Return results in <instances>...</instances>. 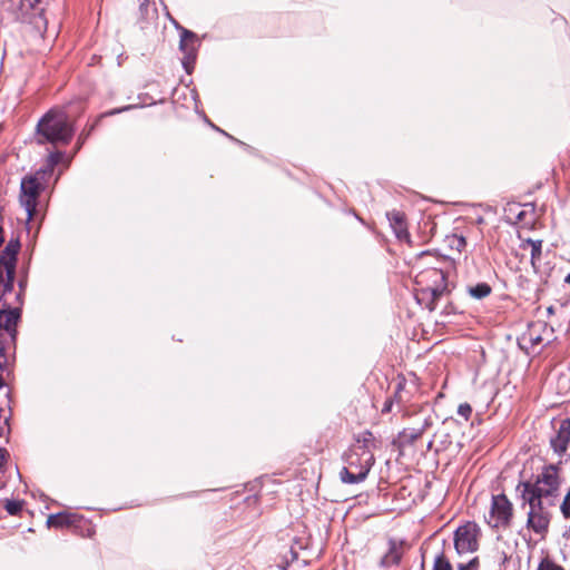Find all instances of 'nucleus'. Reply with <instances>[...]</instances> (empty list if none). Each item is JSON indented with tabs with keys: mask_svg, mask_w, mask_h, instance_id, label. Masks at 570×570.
<instances>
[{
	"mask_svg": "<svg viewBox=\"0 0 570 570\" xmlns=\"http://www.w3.org/2000/svg\"><path fill=\"white\" fill-rule=\"evenodd\" d=\"M20 250L18 239H11L0 255V293L12 289L17 255ZM18 314L14 311H0V370H8L10 366L6 346L14 342L17 334Z\"/></svg>",
	"mask_w": 570,
	"mask_h": 570,
	"instance_id": "nucleus-1",
	"label": "nucleus"
},
{
	"mask_svg": "<svg viewBox=\"0 0 570 570\" xmlns=\"http://www.w3.org/2000/svg\"><path fill=\"white\" fill-rule=\"evenodd\" d=\"M373 448L372 433L364 432L356 439L344 454L345 466L340 472L342 482L354 484L365 480L374 464Z\"/></svg>",
	"mask_w": 570,
	"mask_h": 570,
	"instance_id": "nucleus-2",
	"label": "nucleus"
},
{
	"mask_svg": "<svg viewBox=\"0 0 570 570\" xmlns=\"http://www.w3.org/2000/svg\"><path fill=\"white\" fill-rule=\"evenodd\" d=\"M37 134L40 144L66 145L73 136V128L65 111L51 109L39 120Z\"/></svg>",
	"mask_w": 570,
	"mask_h": 570,
	"instance_id": "nucleus-3",
	"label": "nucleus"
},
{
	"mask_svg": "<svg viewBox=\"0 0 570 570\" xmlns=\"http://www.w3.org/2000/svg\"><path fill=\"white\" fill-rule=\"evenodd\" d=\"M415 283L419 286L417 299L430 298L426 307L430 311L435 308V302L446 292V276L440 268H428L415 276Z\"/></svg>",
	"mask_w": 570,
	"mask_h": 570,
	"instance_id": "nucleus-4",
	"label": "nucleus"
},
{
	"mask_svg": "<svg viewBox=\"0 0 570 570\" xmlns=\"http://www.w3.org/2000/svg\"><path fill=\"white\" fill-rule=\"evenodd\" d=\"M522 487L523 499L535 498L547 502L548 505H552L559 489L558 468L556 465L546 466L534 484L527 482Z\"/></svg>",
	"mask_w": 570,
	"mask_h": 570,
	"instance_id": "nucleus-5",
	"label": "nucleus"
},
{
	"mask_svg": "<svg viewBox=\"0 0 570 570\" xmlns=\"http://www.w3.org/2000/svg\"><path fill=\"white\" fill-rule=\"evenodd\" d=\"M481 530L475 522L460 525L454 533V547L458 553H472L479 548Z\"/></svg>",
	"mask_w": 570,
	"mask_h": 570,
	"instance_id": "nucleus-6",
	"label": "nucleus"
},
{
	"mask_svg": "<svg viewBox=\"0 0 570 570\" xmlns=\"http://www.w3.org/2000/svg\"><path fill=\"white\" fill-rule=\"evenodd\" d=\"M513 517L512 503L504 494L492 497L488 524L492 528H508Z\"/></svg>",
	"mask_w": 570,
	"mask_h": 570,
	"instance_id": "nucleus-7",
	"label": "nucleus"
},
{
	"mask_svg": "<svg viewBox=\"0 0 570 570\" xmlns=\"http://www.w3.org/2000/svg\"><path fill=\"white\" fill-rule=\"evenodd\" d=\"M529 503L527 525L538 534L547 532L550 523V513L547 502L539 499H523Z\"/></svg>",
	"mask_w": 570,
	"mask_h": 570,
	"instance_id": "nucleus-8",
	"label": "nucleus"
},
{
	"mask_svg": "<svg viewBox=\"0 0 570 570\" xmlns=\"http://www.w3.org/2000/svg\"><path fill=\"white\" fill-rule=\"evenodd\" d=\"M41 184L37 177H27L21 181L20 203L26 210L27 220H31L38 204Z\"/></svg>",
	"mask_w": 570,
	"mask_h": 570,
	"instance_id": "nucleus-9",
	"label": "nucleus"
},
{
	"mask_svg": "<svg viewBox=\"0 0 570 570\" xmlns=\"http://www.w3.org/2000/svg\"><path fill=\"white\" fill-rule=\"evenodd\" d=\"M547 331L548 330L544 323L537 322L530 324L528 330L520 337V345L524 348L534 350L543 342L542 334Z\"/></svg>",
	"mask_w": 570,
	"mask_h": 570,
	"instance_id": "nucleus-10",
	"label": "nucleus"
},
{
	"mask_svg": "<svg viewBox=\"0 0 570 570\" xmlns=\"http://www.w3.org/2000/svg\"><path fill=\"white\" fill-rule=\"evenodd\" d=\"M570 442V419H562L559 421L557 433L551 438L550 444L553 451L558 454H563Z\"/></svg>",
	"mask_w": 570,
	"mask_h": 570,
	"instance_id": "nucleus-11",
	"label": "nucleus"
},
{
	"mask_svg": "<svg viewBox=\"0 0 570 570\" xmlns=\"http://www.w3.org/2000/svg\"><path fill=\"white\" fill-rule=\"evenodd\" d=\"M40 0H22L21 1V10L28 13L29 10H33L35 12L31 14L29 20L30 23L36 24V27L40 30L46 26V21L42 17V9L37 8Z\"/></svg>",
	"mask_w": 570,
	"mask_h": 570,
	"instance_id": "nucleus-12",
	"label": "nucleus"
},
{
	"mask_svg": "<svg viewBox=\"0 0 570 570\" xmlns=\"http://www.w3.org/2000/svg\"><path fill=\"white\" fill-rule=\"evenodd\" d=\"M521 248L524 250L528 248L530 249L531 265H532L533 269L537 272L538 271V262L540 261L541 254H542V240L527 239L521 244Z\"/></svg>",
	"mask_w": 570,
	"mask_h": 570,
	"instance_id": "nucleus-13",
	"label": "nucleus"
},
{
	"mask_svg": "<svg viewBox=\"0 0 570 570\" xmlns=\"http://www.w3.org/2000/svg\"><path fill=\"white\" fill-rule=\"evenodd\" d=\"M402 548L396 542H390L389 551L384 554L381 560L383 567H391L397 564L402 558Z\"/></svg>",
	"mask_w": 570,
	"mask_h": 570,
	"instance_id": "nucleus-14",
	"label": "nucleus"
},
{
	"mask_svg": "<svg viewBox=\"0 0 570 570\" xmlns=\"http://www.w3.org/2000/svg\"><path fill=\"white\" fill-rule=\"evenodd\" d=\"M77 517L75 514H68V513H57L51 514L48 518V525L55 527V528H62L65 525H70L76 522Z\"/></svg>",
	"mask_w": 570,
	"mask_h": 570,
	"instance_id": "nucleus-15",
	"label": "nucleus"
},
{
	"mask_svg": "<svg viewBox=\"0 0 570 570\" xmlns=\"http://www.w3.org/2000/svg\"><path fill=\"white\" fill-rule=\"evenodd\" d=\"M469 293L471 294V296L475 298H483L491 293V287L485 283H481L473 287H470Z\"/></svg>",
	"mask_w": 570,
	"mask_h": 570,
	"instance_id": "nucleus-16",
	"label": "nucleus"
},
{
	"mask_svg": "<svg viewBox=\"0 0 570 570\" xmlns=\"http://www.w3.org/2000/svg\"><path fill=\"white\" fill-rule=\"evenodd\" d=\"M63 158V154L60 151L51 153L47 158V168L42 171V174L51 173Z\"/></svg>",
	"mask_w": 570,
	"mask_h": 570,
	"instance_id": "nucleus-17",
	"label": "nucleus"
},
{
	"mask_svg": "<svg viewBox=\"0 0 570 570\" xmlns=\"http://www.w3.org/2000/svg\"><path fill=\"white\" fill-rule=\"evenodd\" d=\"M433 570H452L450 561L443 553L436 556L433 564Z\"/></svg>",
	"mask_w": 570,
	"mask_h": 570,
	"instance_id": "nucleus-18",
	"label": "nucleus"
},
{
	"mask_svg": "<svg viewBox=\"0 0 570 570\" xmlns=\"http://www.w3.org/2000/svg\"><path fill=\"white\" fill-rule=\"evenodd\" d=\"M4 508L10 515H17L22 510V502L17 500H7Z\"/></svg>",
	"mask_w": 570,
	"mask_h": 570,
	"instance_id": "nucleus-19",
	"label": "nucleus"
},
{
	"mask_svg": "<svg viewBox=\"0 0 570 570\" xmlns=\"http://www.w3.org/2000/svg\"><path fill=\"white\" fill-rule=\"evenodd\" d=\"M538 570H564L561 566L556 563L553 560L549 558H544L539 563Z\"/></svg>",
	"mask_w": 570,
	"mask_h": 570,
	"instance_id": "nucleus-20",
	"label": "nucleus"
},
{
	"mask_svg": "<svg viewBox=\"0 0 570 570\" xmlns=\"http://www.w3.org/2000/svg\"><path fill=\"white\" fill-rule=\"evenodd\" d=\"M194 42H195V35L190 31L184 30V32L181 35V40H180L181 49L187 50L189 47V43L194 45Z\"/></svg>",
	"mask_w": 570,
	"mask_h": 570,
	"instance_id": "nucleus-21",
	"label": "nucleus"
},
{
	"mask_svg": "<svg viewBox=\"0 0 570 570\" xmlns=\"http://www.w3.org/2000/svg\"><path fill=\"white\" fill-rule=\"evenodd\" d=\"M396 223H400V227L394 229L397 238H403L407 236L406 227L402 216H396Z\"/></svg>",
	"mask_w": 570,
	"mask_h": 570,
	"instance_id": "nucleus-22",
	"label": "nucleus"
},
{
	"mask_svg": "<svg viewBox=\"0 0 570 570\" xmlns=\"http://www.w3.org/2000/svg\"><path fill=\"white\" fill-rule=\"evenodd\" d=\"M4 385L3 379L0 375V389ZM8 430V419L3 416L2 410L0 409V436L4 434V431Z\"/></svg>",
	"mask_w": 570,
	"mask_h": 570,
	"instance_id": "nucleus-23",
	"label": "nucleus"
},
{
	"mask_svg": "<svg viewBox=\"0 0 570 570\" xmlns=\"http://www.w3.org/2000/svg\"><path fill=\"white\" fill-rule=\"evenodd\" d=\"M472 413V407L468 403H462L458 407V414L464 417L465 420H469L470 415Z\"/></svg>",
	"mask_w": 570,
	"mask_h": 570,
	"instance_id": "nucleus-24",
	"label": "nucleus"
},
{
	"mask_svg": "<svg viewBox=\"0 0 570 570\" xmlns=\"http://www.w3.org/2000/svg\"><path fill=\"white\" fill-rule=\"evenodd\" d=\"M561 511L566 518H570V489L561 504Z\"/></svg>",
	"mask_w": 570,
	"mask_h": 570,
	"instance_id": "nucleus-25",
	"label": "nucleus"
},
{
	"mask_svg": "<svg viewBox=\"0 0 570 570\" xmlns=\"http://www.w3.org/2000/svg\"><path fill=\"white\" fill-rule=\"evenodd\" d=\"M140 13L144 18H148L149 16V4L147 0H138Z\"/></svg>",
	"mask_w": 570,
	"mask_h": 570,
	"instance_id": "nucleus-26",
	"label": "nucleus"
},
{
	"mask_svg": "<svg viewBox=\"0 0 570 570\" xmlns=\"http://www.w3.org/2000/svg\"><path fill=\"white\" fill-rule=\"evenodd\" d=\"M422 434V431H411L407 432L406 430L403 432V436L410 439L411 441L416 440Z\"/></svg>",
	"mask_w": 570,
	"mask_h": 570,
	"instance_id": "nucleus-27",
	"label": "nucleus"
},
{
	"mask_svg": "<svg viewBox=\"0 0 570 570\" xmlns=\"http://www.w3.org/2000/svg\"><path fill=\"white\" fill-rule=\"evenodd\" d=\"M9 453L6 449L0 448V468L6 463Z\"/></svg>",
	"mask_w": 570,
	"mask_h": 570,
	"instance_id": "nucleus-28",
	"label": "nucleus"
},
{
	"mask_svg": "<svg viewBox=\"0 0 570 570\" xmlns=\"http://www.w3.org/2000/svg\"><path fill=\"white\" fill-rule=\"evenodd\" d=\"M396 216H401L399 213H394L390 216L391 224L394 229L400 227V223H396Z\"/></svg>",
	"mask_w": 570,
	"mask_h": 570,
	"instance_id": "nucleus-29",
	"label": "nucleus"
},
{
	"mask_svg": "<svg viewBox=\"0 0 570 570\" xmlns=\"http://www.w3.org/2000/svg\"><path fill=\"white\" fill-rule=\"evenodd\" d=\"M391 404H392V402H391V401L386 402V403H385V406H384V409H383V411H384V412H385V411H386V412H389V411L391 410Z\"/></svg>",
	"mask_w": 570,
	"mask_h": 570,
	"instance_id": "nucleus-30",
	"label": "nucleus"
},
{
	"mask_svg": "<svg viewBox=\"0 0 570 570\" xmlns=\"http://www.w3.org/2000/svg\"><path fill=\"white\" fill-rule=\"evenodd\" d=\"M458 242H459V245H458V246H464V245H465V239H464L463 237H460V238L458 239Z\"/></svg>",
	"mask_w": 570,
	"mask_h": 570,
	"instance_id": "nucleus-31",
	"label": "nucleus"
},
{
	"mask_svg": "<svg viewBox=\"0 0 570 570\" xmlns=\"http://www.w3.org/2000/svg\"><path fill=\"white\" fill-rule=\"evenodd\" d=\"M3 243V229L0 226V245Z\"/></svg>",
	"mask_w": 570,
	"mask_h": 570,
	"instance_id": "nucleus-32",
	"label": "nucleus"
},
{
	"mask_svg": "<svg viewBox=\"0 0 570 570\" xmlns=\"http://www.w3.org/2000/svg\"><path fill=\"white\" fill-rule=\"evenodd\" d=\"M566 283L570 285V273L564 278Z\"/></svg>",
	"mask_w": 570,
	"mask_h": 570,
	"instance_id": "nucleus-33",
	"label": "nucleus"
},
{
	"mask_svg": "<svg viewBox=\"0 0 570 570\" xmlns=\"http://www.w3.org/2000/svg\"><path fill=\"white\" fill-rule=\"evenodd\" d=\"M429 255H430V254H429L428 252H423V253L420 255V257H421V258H423V257L429 256Z\"/></svg>",
	"mask_w": 570,
	"mask_h": 570,
	"instance_id": "nucleus-34",
	"label": "nucleus"
},
{
	"mask_svg": "<svg viewBox=\"0 0 570 570\" xmlns=\"http://www.w3.org/2000/svg\"><path fill=\"white\" fill-rule=\"evenodd\" d=\"M461 570H465V569L462 567Z\"/></svg>",
	"mask_w": 570,
	"mask_h": 570,
	"instance_id": "nucleus-35",
	"label": "nucleus"
}]
</instances>
